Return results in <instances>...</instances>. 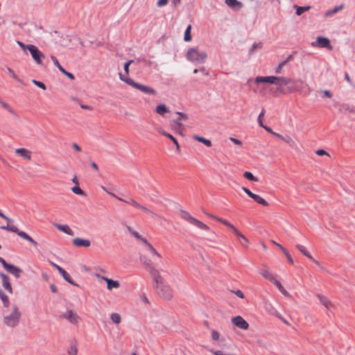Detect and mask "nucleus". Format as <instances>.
I'll return each mask as SVG.
<instances>
[{
    "mask_svg": "<svg viewBox=\"0 0 355 355\" xmlns=\"http://www.w3.org/2000/svg\"><path fill=\"white\" fill-rule=\"evenodd\" d=\"M139 259L152 277L157 293L159 297L166 300H171L173 297V291L171 286L165 282L160 272L155 268L154 263L144 254L141 255Z\"/></svg>",
    "mask_w": 355,
    "mask_h": 355,
    "instance_id": "f257e3e1",
    "label": "nucleus"
},
{
    "mask_svg": "<svg viewBox=\"0 0 355 355\" xmlns=\"http://www.w3.org/2000/svg\"><path fill=\"white\" fill-rule=\"evenodd\" d=\"M17 44L25 53H27V51H29L33 60L37 64H42V60L45 58V55L36 46L33 44L26 45L20 41H17Z\"/></svg>",
    "mask_w": 355,
    "mask_h": 355,
    "instance_id": "f03ea898",
    "label": "nucleus"
},
{
    "mask_svg": "<svg viewBox=\"0 0 355 355\" xmlns=\"http://www.w3.org/2000/svg\"><path fill=\"white\" fill-rule=\"evenodd\" d=\"M21 317V313L17 305H13L11 312L3 316V322L9 327H15L19 324Z\"/></svg>",
    "mask_w": 355,
    "mask_h": 355,
    "instance_id": "7ed1b4c3",
    "label": "nucleus"
},
{
    "mask_svg": "<svg viewBox=\"0 0 355 355\" xmlns=\"http://www.w3.org/2000/svg\"><path fill=\"white\" fill-rule=\"evenodd\" d=\"M255 82L257 83H270V84H275L279 86L282 85H287L293 82L292 79L282 76H257L255 78Z\"/></svg>",
    "mask_w": 355,
    "mask_h": 355,
    "instance_id": "20e7f679",
    "label": "nucleus"
},
{
    "mask_svg": "<svg viewBox=\"0 0 355 355\" xmlns=\"http://www.w3.org/2000/svg\"><path fill=\"white\" fill-rule=\"evenodd\" d=\"M119 78L120 79L127 83L128 85L132 86V87L139 89V91L142 92L145 94H152V95H156L157 91L154 89L153 88L148 87L147 85H141L139 83H137L135 82L132 78H128L126 75L119 73Z\"/></svg>",
    "mask_w": 355,
    "mask_h": 355,
    "instance_id": "39448f33",
    "label": "nucleus"
},
{
    "mask_svg": "<svg viewBox=\"0 0 355 355\" xmlns=\"http://www.w3.org/2000/svg\"><path fill=\"white\" fill-rule=\"evenodd\" d=\"M259 273L266 279L274 284L278 288L279 291L282 293V295L286 297L290 296L288 292L284 288L280 282L276 279L273 273L268 269V268L263 266V269L259 272Z\"/></svg>",
    "mask_w": 355,
    "mask_h": 355,
    "instance_id": "423d86ee",
    "label": "nucleus"
},
{
    "mask_svg": "<svg viewBox=\"0 0 355 355\" xmlns=\"http://www.w3.org/2000/svg\"><path fill=\"white\" fill-rule=\"evenodd\" d=\"M186 56L190 62L204 63L207 59V54L204 51L198 50V48H191L187 51Z\"/></svg>",
    "mask_w": 355,
    "mask_h": 355,
    "instance_id": "0eeeda50",
    "label": "nucleus"
},
{
    "mask_svg": "<svg viewBox=\"0 0 355 355\" xmlns=\"http://www.w3.org/2000/svg\"><path fill=\"white\" fill-rule=\"evenodd\" d=\"M1 228L8 232L16 233L19 237L28 241L29 243H32L34 245H37V243L34 239H33L28 234H26L25 232L19 231V229L15 225H10L8 224L6 226H1Z\"/></svg>",
    "mask_w": 355,
    "mask_h": 355,
    "instance_id": "6e6552de",
    "label": "nucleus"
},
{
    "mask_svg": "<svg viewBox=\"0 0 355 355\" xmlns=\"http://www.w3.org/2000/svg\"><path fill=\"white\" fill-rule=\"evenodd\" d=\"M60 317L73 325H78L81 320L79 315L72 309L67 310Z\"/></svg>",
    "mask_w": 355,
    "mask_h": 355,
    "instance_id": "1a4fd4ad",
    "label": "nucleus"
},
{
    "mask_svg": "<svg viewBox=\"0 0 355 355\" xmlns=\"http://www.w3.org/2000/svg\"><path fill=\"white\" fill-rule=\"evenodd\" d=\"M311 46L313 47L318 48H327L330 51L333 49V46L331 45L330 40L328 38L322 36L318 37L315 41L312 42Z\"/></svg>",
    "mask_w": 355,
    "mask_h": 355,
    "instance_id": "9d476101",
    "label": "nucleus"
},
{
    "mask_svg": "<svg viewBox=\"0 0 355 355\" xmlns=\"http://www.w3.org/2000/svg\"><path fill=\"white\" fill-rule=\"evenodd\" d=\"M117 199L119 200L120 201H123V202H126L128 204H130V205H132L133 207L140 209L141 211H143L144 212H145L146 214H151L154 217H157V215L156 214H155L154 212H153L152 211H150V209H148L146 207L142 206L141 205L138 203L136 200H135L132 198H130V199L125 200H123V199H122L121 198L117 197Z\"/></svg>",
    "mask_w": 355,
    "mask_h": 355,
    "instance_id": "9b49d317",
    "label": "nucleus"
},
{
    "mask_svg": "<svg viewBox=\"0 0 355 355\" xmlns=\"http://www.w3.org/2000/svg\"><path fill=\"white\" fill-rule=\"evenodd\" d=\"M242 190L249 196L251 198H252L255 202H257V203L263 205V206H265V207H267L268 206V202L265 200L263 199V198H261L260 196L257 195V194H255L254 193H252L250 189H248V188L246 187H242Z\"/></svg>",
    "mask_w": 355,
    "mask_h": 355,
    "instance_id": "f8f14e48",
    "label": "nucleus"
},
{
    "mask_svg": "<svg viewBox=\"0 0 355 355\" xmlns=\"http://www.w3.org/2000/svg\"><path fill=\"white\" fill-rule=\"evenodd\" d=\"M143 243L145 245L147 251L151 256V259H150L153 262V259H155V257L158 259L162 258V255L155 250V248L148 242L147 240H143ZM149 259V257H148Z\"/></svg>",
    "mask_w": 355,
    "mask_h": 355,
    "instance_id": "ddd939ff",
    "label": "nucleus"
},
{
    "mask_svg": "<svg viewBox=\"0 0 355 355\" xmlns=\"http://www.w3.org/2000/svg\"><path fill=\"white\" fill-rule=\"evenodd\" d=\"M98 279H101L106 282L107 283V288L109 291H111L114 288L116 289L120 287V284L118 281L113 280L112 279L107 278L104 276H101L99 275H96Z\"/></svg>",
    "mask_w": 355,
    "mask_h": 355,
    "instance_id": "4468645a",
    "label": "nucleus"
},
{
    "mask_svg": "<svg viewBox=\"0 0 355 355\" xmlns=\"http://www.w3.org/2000/svg\"><path fill=\"white\" fill-rule=\"evenodd\" d=\"M207 215L209 217L223 223V225H225V226H227V227L231 229L235 234H239L238 229L236 227H234L232 224H231L229 221H227V220H225L222 218H219V217L212 215V214H207Z\"/></svg>",
    "mask_w": 355,
    "mask_h": 355,
    "instance_id": "2eb2a0df",
    "label": "nucleus"
},
{
    "mask_svg": "<svg viewBox=\"0 0 355 355\" xmlns=\"http://www.w3.org/2000/svg\"><path fill=\"white\" fill-rule=\"evenodd\" d=\"M232 323L237 327L243 330H246L249 327V324L241 316H236L232 319Z\"/></svg>",
    "mask_w": 355,
    "mask_h": 355,
    "instance_id": "dca6fc26",
    "label": "nucleus"
},
{
    "mask_svg": "<svg viewBox=\"0 0 355 355\" xmlns=\"http://www.w3.org/2000/svg\"><path fill=\"white\" fill-rule=\"evenodd\" d=\"M15 154L18 155L19 156H20L21 157L27 161L31 160V152L26 148H17L15 149Z\"/></svg>",
    "mask_w": 355,
    "mask_h": 355,
    "instance_id": "f3484780",
    "label": "nucleus"
},
{
    "mask_svg": "<svg viewBox=\"0 0 355 355\" xmlns=\"http://www.w3.org/2000/svg\"><path fill=\"white\" fill-rule=\"evenodd\" d=\"M73 245L76 247L88 248L90 246L91 243L88 239H83L81 238H75L73 239Z\"/></svg>",
    "mask_w": 355,
    "mask_h": 355,
    "instance_id": "a211bd4d",
    "label": "nucleus"
},
{
    "mask_svg": "<svg viewBox=\"0 0 355 355\" xmlns=\"http://www.w3.org/2000/svg\"><path fill=\"white\" fill-rule=\"evenodd\" d=\"M0 277L2 279V284L3 288L8 291L10 293H12V288L10 282V279L8 275L1 273Z\"/></svg>",
    "mask_w": 355,
    "mask_h": 355,
    "instance_id": "6ab92c4d",
    "label": "nucleus"
},
{
    "mask_svg": "<svg viewBox=\"0 0 355 355\" xmlns=\"http://www.w3.org/2000/svg\"><path fill=\"white\" fill-rule=\"evenodd\" d=\"M317 297L319 299L320 303L327 309H331L334 307L331 302L324 295L318 294Z\"/></svg>",
    "mask_w": 355,
    "mask_h": 355,
    "instance_id": "aec40b11",
    "label": "nucleus"
},
{
    "mask_svg": "<svg viewBox=\"0 0 355 355\" xmlns=\"http://www.w3.org/2000/svg\"><path fill=\"white\" fill-rule=\"evenodd\" d=\"M296 248L298 249V250L302 252L304 256H306L307 258H309L310 260L313 261L317 265H319V262L314 259V258L310 254V253L308 252V250L306 249V248L302 245H297Z\"/></svg>",
    "mask_w": 355,
    "mask_h": 355,
    "instance_id": "412c9836",
    "label": "nucleus"
},
{
    "mask_svg": "<svg viewBox=\"0 0 355 355\" xmlns=\"http://www.w3.org/2000/svg\"><path fill=\"white\" fill-rule=\"evenodd\" d=\"M53 226L57 228L58 230L68 234V235H73V230L70 228V227L67 225H60V224H57V223H54L53 224Z\"/></svg>",
    "mask_w": 355,
    "mask_h": 355,
    "instance_id": "4be33fe9",
    "label": "nucleus"
},
{
    "mask_svg": "<svg viewBox=\"0 0 355 355\" xmlns=\"http://www.w3.org/2000/svg\"><path fill=\"white\" fill-rule=\"evenodd\" d=\"M273 135L277 137V138L280 139L281 140L284 141L286 144H288L291 147H295L296 143L295 141L289 136L284 137L278 133H273Z\"/></svg>",
    "mask_w": 355,
    "mask_h": 355,
    "instance_id": "5701e85b",
    "label": "nucleus"
},
{
    "mask_svg": "<svg viewBox=\"0 0 355 355\" xmlns=\"http://www.w3.org/2000/svg\"><path fill=\"white\" fill-rule=\"evenodd\" d=\"M158 131L163 136H164V137L168 138L169 139H171V141H173V143L175 145L177 150L180 151V145H179L177 139L172 135H171L170 133L164 131L162 129H159Z\"/></svg>",
    "mask_w": 355,
    "mask_h": 355,
    "instance_id": "b1692460",
    "label": "nucleus"
},
{
    "mask_svg": "<svg viewBox=\"0 0 355 355\" xmlns=\"http://www.w3.org/2000/svg\"><path fill=\"white\" fill-rule=\"evenodd\" d=\"M6 270L8 272H9L10 273L12 274L17 278H19L20 277V275L22 272L21 269H20L19 268H18L14 265H11V264L8 267V268H7Z\"/></svg>",
    "mask_w": 355,
    "mask_h": 355,
    "instance_id": "393cba45",
    "label": "nucleus"
},
{
    "mask_svg": "<svg viewBox=\"0 0 355 355\" xmlns=\"http://www.w3.org/2000/svg\"><path fill=\"white\" fill-rule=\"evenodd\" d=\"M155 111L161 116H164L166 113L169 112L168 107L164 104L158 105L156 107Z\"/></svg>",
    "mask_w": 355,
    "mask_h": 355,
    "instance_id": "a878e982",
    "label": "nucleus"
},
{
    "mask_svg": "<svg viewBox=\"0 0 355 355\" xmlns=\"http://www.w3.org/2000/svg\"><path fill=\"white\" fill-rule=\"evenodd\" d=\"M78 352V347H77L76 342L71 343L68 348V350H67L68 354L69 355H77Z\"/></svg>",
    "mask_w": 355,
    "mask_h": 355,
    "instance_id": "bb28decb",
    "label": "nucleus"
},
{
    "mask_svg": "<svg viewBox=\"0 0 355 355\" xmlns=\"http://www.w3.org/2000/svg\"><path fill=\"white\" fill-rule=\"evenodd\" d=\"M62 276V277L68 282L71 285H75L76 286V284L73 282L70 275L67 272L65 271L64 269H62L60 272H59Z\"/></svg>",
    "mask_w": 355,
    "mask_h": 355,
    "instance_id": "cd10ccee",
    "label": "nucleus"
},
{
    "mask_svg": "<svg viewBox=\"0 0 355 355\" xmlns=\"http://www.w3.org/2000/svg\"><path fill=\"white\" fill-rule=\"evenodd\" d=\"M193 138L195 140H196V141H199V142H201V143L204 144H205V146H207V147H210V146H211V141H210V140H209V139H205V138H204V137H200V136H198V135H194V136L193 137Z\"/></svg>",
    "mask_w": 355,
    "mask_h": 355,
    "instance_id": "c85d7f7f",
    "label": "nucleus"
},
{
    "mask_svg": "<svg viewBox=\"0 0 355 355\" xmlns=\"http://www.w3.org/2000/svg\"><path fill=\"white\" fill-rule=\"evenodd\" d=\"M180 121L181 120H180L178 119L173 120V123L175 125L172 127V129L175 131H178V132H180V135H182V134L180 132V131L182 129H183V125Z\"/></svg>",
    "mask_w": 355,
    "mask_h": 355,
    "instance_id": "c756f323",
    "label": "nucleus"
},
{
    "mask_svg": "<svg viewBox=\"0 0 355 355\" xmlns=\"http://www.w3.org/2000/svg\"><path fill=\"white\" fill-rule=\"evenodd\" d=\"M343 7H344L343 4H341V5L338 6H336L334 8H333L332 10H329L327 11L326 13H325V16L326 17H330L332 15H334V14H335V13L342 10Z\"/></svg>",
    "mask_w": 355,
    "mask_h": 355,
    "instance_id": "7c9ffc66",
    "label": "nucleus"
},
{
    "mask_svg": "<svg viewBox=\"0 0 355 355\" xmlns=\"http://www.w3.org/2000/svg\"><path fill=\"white\" fill-rule=\"evenodd\" d=\"M127 229L128 232L136 239H139L143 243V240H146L145 238L142 237L137 232L135 231L131 227L128 226Z\"/></svg>",
    "mask_w": 355,
    "mask_h": 355,
    "instance_id": "2f4dec72",
    "label": "nucleus"
},
{
    "mask_svg": "<svg viewBox=\"0 0 355 355\" xmlns=\"http://www.w3.org/2000/svg\"><path fill=\"white\" fill-rule=\"evenodd\" d=\"M0 298L3 304V306L5 307H8L10 304L8 297L1 290H0Z\"/></svg>",
    "mask_w": 355,
    "mask_h": 355,
    "instance_id": "473e14b6",
    "label": "nucleus"
},
{
    "mask_svg": "<svg viewBox=\"0 0 355 355\" xmlns=\"http://www.w3.org/2000/svg\"><path fill=\"white\" fill-rule=\"evenodd\" d=\"M291 58V55L288 56V58L284 60V61H282V62H280L279 64V65L277 66V67L275 69V73H282V69L284 67V66L286 64V62Z\"/></svg>",
    "mask_w": 355,
    "mask_h": 355,
    "instance_id": "72a5a7b5",
    "label": "nucleus"
},
{
    "mask_svg": "<svg viewBox=\"0 0 355 355\" xmlns=\"http://www.w3.org/2000/svg\"><path fill=\"white\" fill-rule=\"evenodd\" d=\"M191 25H189L184 32V40L186 42H190L191 40Z\"/></svg>",
    "mask_w": 355,
    "mask_h": 355,
    "instance_id": "f704fd0d",
    "label": "nucleus"
},
{
    "mask_svg": "<svg viewBox=\"0 0 355 355\" xmlns=\"http://www.w3.org/2000/svg\"><path fill=\"white\" fill-rule=\"evenodd\" d=\"M110 318L115 324H119L121 322V317L119 313H114L110 315Z\"/></svg>",
    "mask_w": 355,
    "mask_h": 355,
    "instance_id": "c9c22d12",
    "label": "nucleus"
},
{
    "mask_svg": "<svg viewBox=\"0 0 355 355\" xmlns=\"http://www.w3.org/2000/svg\"><path fill=\"white\" fill-rule=\"evenodd\" d=\"M243 177L248 180L253 182H258V178L254 177V175L251 172L245 171L243 173Z\"/></svg>",
    "mask_w": 355,
    "mask_h": 355,
    "instance_id": "e433bc0d",
    "label": "nucleus"
},
{
    "mask_svg": "<svg viewBox=\"0 0 355 355\" xmlns=\"http://www.w3.org/2000/svg\"><path fill=\"white\" fill-rule=\"evenodd\" d=\"M71 191L73 193L80 195V196H85V193L83 189L80 188L78 185H76L75 187L71 188Z\"/></svg>",
    "mask_w": 355,
    "mask_h": 355,
    "instance_id": "4c0bfd02",
    "label": "nucleus"
},
{
    "mask_svg": "<svg viewBox=\"0 0 355 355\" xmlns=\"http://www.w3.org/2000/svg\"><path fill=\"white\" fill-rule=\"evenodd\" d=\"M0 105H1V106L4 109H6L7 111H8L10 113L14 114V110L12 109V107L10 105L6 103V102L3 101L1 98H0Z\"/></svg>",
    "mask_w": 355,
    "mask_h": 355,
    "instance_id": "58836bf2",
    "label": "nucleus"
},
{
    "mask_svg": "<svg viewBox=\"0 0 355 355\" xmlns=\"http://www.w3.org/2000/svg\"><path fill=\"white\" fill-rule=\"evenodd\" d=\"M0 105H1V106L4 109H6L7 111H8L10 113L14 114V110L12 109V107L10 105L6 103V102L3 101L1 98H0Z\"/></svg>",
    "mask_w": 355,
    "mask_h": 355,
    "instance_id": "ea45409f",
    "label": "nucleus"
},
{
    "mask_svg": "<svg viewBox=\"0 0 355 355\" xmlns=\"http://www.w3.org/2000/svg\"><path fill=\"white\" fill-rule=\"evenodd\" d=\"M309 9H310L309 6H304V7L296 6V14H297V15H301L303 12L309 10Z\"/></svg>",
    "mask_w": 355,
    "mask_h": 355,
    "instance_id": "a19ab883",
    "label": "nucleus"
},
{
    "mask_svg": "<svg viewBox=\"0 0 355 355\" xmlns=\"http://www.w3.org/2000/svg\"><path fill=\"white\" fill-rule=\"evenodd\" d=\"M7 71H8V75L10 76H11L13 79H15V80H17V81H20L19 78H18V76H17L15 72L11 68L8 67Z\"/></svg>",
    "mask_w": 355,
    "mask_h": 355,
    "instance_id": "79ce46f5",
    "label": "nucleus"
},
{
    "mask_svg": "<svg viewBox=\"0 0 355 355\" xmlns=\"http://www.w3.org/2000/svg\"><path fill=\"white\" fill-rule=\"evenodd\" d=\"M182 218L184 220H187L189 223H191L194 218L189 213H187L186 211L182 212Z\"/></svg>",
    "mask_w": 355,
    "mask_h": 355,
    "instance_id": "37998d69",
    "label": "nucleus"
},
{
    "mask_svg": "<svg viewBox=\"0 0 355 355\" xmlns=\"http://www.w3.org/2000/svg\"><path fill=\"white\" fill-rule=\"evenodd\" d=\"M225 3L227 6L232 8L239 5V2L237 0H225Z\"/></svg>",
    "mask_w": 355,
    "mask_h": 355,
    "instance_id": "c03bdc74",
    "label": "nucleus"
},
{
    "mask_svg": "<svg viewBox=\"0 0 355 355\" xmlns=\"http://www.w3.org/2000/svg\"><path fill=\"white\" fill-rule=\"evenodd\" d=\"M51 59L53 61V64L58 68V69L61 71L63 67L60 65L58 59L53 55H51Z\"/></svg>",
    "mask_w": 355,
    "mask_h": 355,
    "instance_id": "a18cd8bd",
    "label": "nucleus"
},
{
    "mask_svg": "<svg viewBox=\"0 0 355 355\" xmlns=\"http://www.w3.org/2000/svg\"><path fill=\"white\" fill-rule=\"evenodd\" d=\"M282 252L286 255V257L288 261H289V263L291 264H293V263H294L293 259L291 257V256L290 255L289 252L287 251V250L286 248H282Z\"/></svg>",
    "mask_w": 355,
    "mask_h": 355,
    "instance_id": "49530a36",
    "label": "nucleus"
},
{
    "mask_svg": "<svg viewBox=\"0 0 355 355\" xmlns=\"http://www.w3.org/2000/svg\"><path fill=\"white\" fill-rule=\"evenodd\" d=\"M239 234H236V235L239 236V237H241L242 239V241H243V243H242V245L247 247L248 245L249 241L240 231H239Z\"/></svg>",
    "mask_w": 355,
    "mask_h": 355,
    "instance_id": "de8ad7c7",
    "label": "nucleus"
},
{
    "mask_svg": "<svg viewBox=\"0 0 355 355\" xmlns=\"http://www.w3.org/2000/svg\"><path fill=\"white\" fill-rule=\"evenodd\" d=\"M220 334L218 331H216V330H212L211 331V338L212 340H218L219 338H220Z\"/></svg>",
    "mask_w": 355,
    "mask_h": 355,
    "instance_id": "09e8293b",
    "label": "nucleus"
},
{
    "mask_svg": "<svg viewBox=\"0 0 355 355\" xmlns=\"http://www.w3.org/2000/svg\"><path fill=\"white\" fill-rule=\"evenodd\" d=\"M60 71L67 76L70 80H73L75 79L74 76L71 73L67 71L64 68H62Z\"/></svg>",
    "mask_w": 355,
    "mask_h": 355,
    "instance_id": "8fccbe9b",
    "label": "nucleus"
},
{
    "mask_svg": "<svg viewBox=\"0 0 355 355\" xmlns=\"http://www.w3.org/2000/svg\"><path fill=\"white\" fill-rule=\"evenodd\" d=\"M209 352H211L214 355H235V354H225L221 350L214 351L213 349H210Z\"/></svg>",
    "mask_w": 355,
    "mask_h": 355,
    "instance_id": "3c124183",
    "label": "nucleus"
},
{
    "mask_svg": "<svg viewBox=\"0 0 355 355\" xmlns=\"http://www.w3.org/2000/svg\"><path fill=\"white\" fill-rule=\"evenodd\" d=\"M33 83L37 85L38 87L42 89H46V86L45 85L42 83V82H40V81H37V80H33Z\"/></svg>",
    "mask_w": 355,
    "mask_h": 355,
    "instance_id": "603ef678",
    "label": "nucleus"
},
{
    "mask_svg": "<svg viewBox=\"0 0 355 355\" xmlns=\"http://www.w3.org/2000/svg\"><path fill=\"white\" fill-rule=\"evenodd\" d=\"M176 114L179 116L178 119L187 120L188 119L187 115L183 112H177Z\"/></svg>",
    "mask_w": 355,
    "mask_h": 355,
    "instance_id": "864d4df0",
    "label": "nucleus"
},
{
    "mask_svg": "<svg viewBox=\"0 0 355 355\" xmlns=\"http://www.w3.org/2000/svg\"><path fill=\"white\" fill-rule=\"evenodd\" d=\"M132 62V60H129L128 62H127L124 64V71H125L126 75H128L129 73V67Z\"/></svg>",
    "mask_w": 355,
    "mask_h": 355,
    "instance_id": "5fc2aeb1",
    "label": "nucleus"
},
{
    "mask_svg": "<svg viewBox=\"0 0 355 355\" xmlns=\"http://www.w3.org/2000/svg\"><path fill=\"white\" fill-rule=\"evenodd\" d=\"M0 263L2 264L3 267L7 270L10 264L8 263L4 259L0 257Z\"/></svg>",
    "mask_w": 355,
    "mask_h": 355,
    "instance_id": "6e6d98bb",
    "label": "nucleus"
},
{
    "mask_svg": "<svg viewBox=\"0 0 355 355\" xmlns=\"http://www.w3.org/2000/svg\"><path fill=\"white\" fill-rule=\"evenodd\" d=\"M263 115H264V110H263L258 116V123L260 125V126L263 125V122H262V117L263 116Z\"/></svg>",
    "mask_w": 355,
    "mask_h": 355,
    "instance_id": "4d7b16f0",
    "label": "nucleus"
},
{
    "mask_svg": "<svg viewBox=\"0 0 355 355\" xmlns=\"http://www.w3.org/2000/svg\"><path fill=\"white\" fill-rule=\"evenodd\" d=\"M230 139L231 141H232L236 145H239V146L242 145V142L239 139H237L233 138V137H230Z\"/></svg>",
    "mask_w": 355,
    "mask_h": 355,
    "instance_id": "13d9d810",
    "label": "nucleus"
},
{
    "mask_svg": "<svg viewBox=\"0 0 355 355\" xmlns=\"http://www.w3.org/2000/svg\"><path fill=\"white\" fill-rule=\"evenodd\" d=\"M315 153L319 156H323L324 155H328L327 153L323 149H319L315 151Z\"/></svg>",
    "mask_w": 355,
    "mask_h": 355,
    "instance_id": "bf43d9fd",
    "label": "nucleus"
},
{
    "mask_svg": "<svg viewBox=\"0 0 355 355\" xmlns=\"http://www.w3.org/2000/svg\"><path fill=\"white\" fill-rule=\"evenodd\" d=\"M168 0H159V1H157V6H158L159 7H162V6H164L166 5V4H167V3H168Z\"/></svg>",
    "mask_w": 355,
    "mask_h": 355,
    "instance_id": "052dcab7",
    "label": "nucleus"
},
{
    "mask_svg": "<svg viewBox=\"0 0 355 355\" xmlns=\"http://www.w3.org/2000/svg\"><path fill=\"white\" fill-rule=\"evenodd\" d=\"M202 222L197 220L196 218H193L192 223L191 224H193V225H195L196 226H197L198 227L200 228V225H202Z\"/></svg>",
    "mask_w": 355,
    "mask_h": 355,
    "instance_id": "680f3d73",
    "label": "nucleus"
},
{
    "mask_svg": "<svg viewBox=\"0 0 355 355\" xmlns=\"http://www.w3.org/2000/svg\"><path fill=\"white\" fill-rule=\"evenodd\" d=\"M235 294L236 295V296H238L240 298H243L244 297V295H243V292L241 290H237L236 291Z\"/></svg>",
    "mask_w": 355,
    "mask_h": 355,
    "instance_id": "e2e57ef3",
    "label": "nucleus"
},
{
    "mask_svg": "<svg viewBox=\"0 0 355 355\" xmlns=\"http://www.w3.org/2000/svg\"><path fill=\"white\" fill-rule=\"evenodd\" d=\"M0 217H1L2 218L6 220L8 222L12 221V220L10 218H8L5 214H3L1 211H0Z\"/></svg>",
    "mask_w": 355,
    "mask_h": 355,
    "instance_id": "0e129e2a",
    "label": "nucleus"
},
{
    "mask_svg": "<svg viewBox=\"0 0 355 355\" xmlns=\"http://www.w3.org/2000/svg\"><path fill=\"white\" fill-rule=\"evenodd\" d=\"M200 229L203 230L205 231H209V227L207 225L204 224L203 223L200 225Z\"/></svg>",
    "mask_w": 355,
    "mask_h": 355,
    "instance_id": "69168bd1",
    "label": "nucleus"
},
{
    "mask_svg": "<svg viewBox=\"0 0 355 355\" xmlns=\"http://www.w3.org/2000/svg\"><path fill=\"white\" fill-rule=\"evenodd\" d=\"M51 265L58 270V272H60V271L63 269L62 268H61L60 266L55 263H51Z\"/></svg>",
    "mask_w": 355,
    "mask_h": 355,
    "instance_id": "338daca9",
    "label": "nucleus"
},
{
    "mask_svg": "<svg viewBox=\"0 0 355 355\" xmlns=\"http://www.w3.org/2000/svg\"><path fill=\"white\" fill-rule=\"evenodd\" d=\"M322 92H323L324 95L326 97H327V98H331L332 95H331V94L330 93V92H329V91H328V90H324V91H323Z\"/></svg>",
    "mask_w": 355,
    "mask_h": 355,
    "instance_id": "774afa93",
    "label": "nucleus"
}]
</instances>
